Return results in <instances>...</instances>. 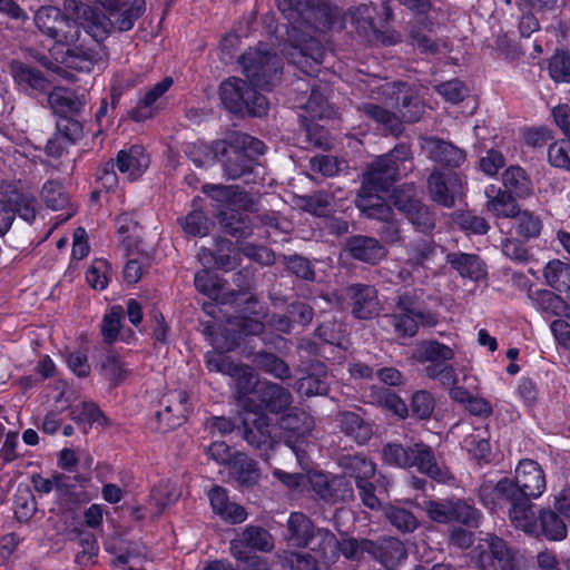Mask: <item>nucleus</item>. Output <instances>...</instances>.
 Returning a JSON list of instances; mask_svg holds the SVG:
<instances>
[{
	"label": "nucleus",
	"mask_w": 570,
	"mask_h": 570,
	"mask_svg": "<svg viewBox=\"0 0 570 570\" xmlns=\"http://www.w3.org/2000/svg\"><path fill=\"white\" fill-rule=\"evenodd\" d=\"M412 153L407 144L396 145L389 154L372 163L362 176L355 206L368 219H387L392 207L381 196L390 186L412 170Z\"/></svg>",
	"instance_id": "nucleus-1"
},
{
	"label": "nucleus",
	"mask_w": 570,
	"mask_h": 570,
	"mask_svg": "<svg viewBox=\"0 0 570 570\" xmlns=\"http://www.w3.org/2000/svg\"><path fill=\"white\" fill-rule=\"evenodd\" d=\"M277 8L295 29H330L335 18L327 0H276Z\"/></svg>",
	"instance_id": "nucleus-2"
},
{
	"label": "nucleus",
	"mask_w": 570,
	"mask_h": 570,
	"mask_svg": "<svg viewBox=\"0 0 570 570\" xmlns=\"http://www.w3.org/2000/svg\"><path fill=\"white\" fill-rule=\"evenodd\" d=\"M261 409V405H255L252 410H246L248 415L243 420L242 434L248 446L263 460L268 461L278 441L273 434L272 419L259 411Z\"/></svg>",
	"instance_id": "nucleus-3"
},
{
	"label": "nucleus",
	"mask_w": 570,
	"mask_h": 570,
	"mask_svg": "<svg viewBox=\"0 0 570 570\" xmlns=\"http://www.w3.org/2000/svg\"><path fill=\"white\" fill-rule=\"evenodd\" d=\"M243 71L254 87L269 90L282 70L279 58L259 49L245 52L239 60Z\"/></svg>",
	"instance_id": "nucleus-4"
},
{
	"label": "nucleus",
	"mask_w": 570,
	"mask_h": 570,
	"mask_svg": "<svg viewBox=\"0 0 570 570\" xmlns=\"http://www.w3.org/2000/svg\"><path fill=\"white\" fill-rule=\"evenodd\" d=\"M391 198L396 209L404 214L417 230L428 233L435 227L434 214L416 197L413 185H403L394 189Z\"/></svg>",
	"instance_id": "nucleus-5"
},
{
	"label": "nucleus",
	"mask_w": 570,
	"mask_h": 570,
	"mask_svg": "<svg viewBox=\"0 0 570 570\" xmlns=\"http://www.w3.org/2000/svg\"><path fill=\"white\" fill-rule=\"evenodd\" d=\"M318 546L313 548L321 552L325 562L333 561L337 552L342 553L346 559L361 560L366 554L365 543L370 542L368 539H345L338 541L336 535L328 529H318Z\"/></svg>",
	"instance_id": "nucleus-6"
},
{
	"label": "nucleus",
	"mask_w": 570,
	"mask_h": 570,
	"mask_svg": "<svg viewBox=\"0 0 570 570\" xmlns=\"http://www.w3.org/2000/svg\"><path fill=\"white\" fill-rule=\"evenodd\" d=\"M431 199L443 207L451 208L464 194V181L456 173L444 174L434 169L428 178Z\"/></svg>",
	"instance_id": "nucleus-7"
},
{
	"label": "nucleus",
	"mask_w": 570,
	"mask_h": 570,
	"mask_svg": "<svg viewBox=\"0 0 570 570\" xmlns=\"http://www.w3.org/2000/svg\"><path fill=\"white\" fill-rule=\"evenodd\" d=\"M521 495L519 489L514 487V481L509 478H502L498 482L484 481L479 488V499L481 503L492 512L509 510L514 501Z\"/></svg>",
	"instance_id": "nucleus-8"
},
{
	"label": "nucleus",
	"mask_w": 570,
	"mask_h": 570,
	"mask_svg": "<svg viewBox=\"0 0 570 570\" xmlns=\"http://www.w3.org/2000/svg\"><path fill=\"white\" fill-rule=\"evenodd\" d=\"M396 96V106L401 112L402 122H415L423 114L422 104L412 97L405 83H381L371 86L370 96L379 98L380 96L390 97Z\"/></svg>",
	"instance_id": "nucleus-9"
},
{
	"label": "nucleus",
	"mask_w": 570,
	"mask_h": 570,
	"mask_svg": "<svg viewBox=\"0 0 570 570\" xmlns=\"http://www.w3.org/2000/svg\"><path fill=\"white\" fill-rule=\"evenodd\" d=\"M216 153L222 156L220 161L228 179H238L253 169L255 158L240 148L233 138L217 142Z\"/></svg>",
	"instance_id": "nucleus-10"
},
{
	"label": "nucleus",
	"mask_w": 570,
	"mask_h": 570,
	"mask_svg": "<svg viewBox=\"0 0 570 570\" xmlns=\"http://www.w3.org/2000/svg\"><path fill=\"white\" fill-rule=\"evenodd\" d=\"M279 425L285 444L298 456V444L313 431L314 419L304 410L295 409L281 419Z\"/></svg>",
	"instance_id": "nucleus-11"
},
{
	"label": "nucleus",
	"mask_w": 570,
	"mask_h": 570,
	"mask_svg": "<svg viewBox=\"0 0 570 570\" xmlns=\"http://www.w3.org/2000/svg\"><path fill=\"white\" fill-rule=\"evenodd\" d=\"M110 14L114 30L128 31L146 10L145 0H100Z\"/></svg>",
	"instance_id": "nucleus-12"
},
{
	"label": "nucleus",
	"mask_w": 570,
	"mask_h": 570,
	"mask_svg": "<svg viewBox=\"0 0 570 570\" xmlns=\"http://www.w3.org/2000/svg\"><path fill=\"white\" fill-rule=\"evenodd\" d=\"M274 548L272 534L262 527H246L237 539L230 541V554L235 559L246 558L252 550L268 552Z\"/></svg>",
	"instance_id": "nucleus-13"
},
{
	"label": "nucleus",
	"mask_w": 570,
	"mask_h": 570,
	"mask_svg": "<svg viewBox=\"0 0 570 570\" xmlns=\"http://www.w3.org/2000/svg\"><path fill=\"white\" fill-rule=\"evenodd\" d=\"M514 487L527 498L537 499L546 490V475L533 460H521L515 469Z\"/></svg>",
	"instance_id": "nucleus-14"
},
{
	"label": "nucleus",
	"mask_w": 570,
	"mask_h": 570,
	"mask_svg": "<svg viewBox=\"0 0 570 570\" xmlns=\"http://www.w3.org/2000/svg\"><path fill=\"white\" fill-rule=\"evenodd\" d=\"M421 147L431 160L443 167L459 168L466 159L463 149L438 137L422 138Z\"/></svg>",
	"instance_id": "nucleus-15"
},
{
	"label": "nucleus",
	"mask_w": 570,
	"mask_h": 570,
	"mask_svg": "<svg viewBox=\"0 0 570 570\" xmlns=\"http://www.w3.org/2000/svg\"><path fill=\"white\" fill-rule=\"evenodd\" d=\"M366 554L379 561L387 570H396L407 558L406 549L399 539L386 537L365 543Z\"/></svg>",
	"instance_id": "nucleus-16"
},
{
	"label": "nucleus",
	"mask_w": 570,
	"mask_h": 570,
	"mask_svg": "<svg viewBox=\"0 0 570 570\" xmlns=\"http://www.w3.org/2000/svg\"><path fill=\"white\" fill-rule=\"evenodd\" d=\"M160 404L163 410L157 412V420L164 422L169 429L181 425L190 411L189 396L183 390H174L166 393Z\"/></svg>",
	"instance_id": "nucleus-17"
},
{
	"label": "nucleus",
	"mask_w": 570,
	"mask_h": 570,
	"mask_svg": "<svg viewBox=\"0 0 570 570\" xmlns=\"http://www.w3.org/2000/svg\"><path fill=\"white\" fill-rule=\"evenodd\" d=\"M352 314L360 320H370L380 311L377 292L372 285L353 284L346 288Z\"/></svg>",
	"instance_id": "nucleus-18"
},
{
	"label": "nucleus",
	"mask_w": 570,
	"mask_h": 570,
	"mask_svg": "<svg viewBox=\"0 0 570 570\" xmlns=\"http://www.w3.org/2000/svg\"><path fill=\"white\" fill-rule=\"evenodd\" d=\"M173 83L171 77H165L161 81L148 88L136 106L129 111V117L138 122L153 118L159 110L158 101L170 89Z\"/></svg>",
	"instance_id": "nucleus-19"
},
{
	"label": "nucleus",
	"mask_w": 570,
	"mask_h": 570,
	"mask_svg": "<svg viewBox=\"0 0 570 570\" xmlns=\"http://www.w3.org/2000/svg\"><path fill=\"white\" fill-rule=\"evenodd\" d=\"M405 266L417 272L420 283H424L428 275L424 273L429 268V264L436 255V245L432 239L420 238L412 240L406 245Z\"/></svg>",
	"instance_id": "nucleus-20"
},
{
	"label": "nucleus",
	"mask_w": 570,
	"mask_h": 570,
	"mask_svg": "<svg viewBox=\"0 0 570 570\" xmlns=\"http://www.w3.org/2000/svg\"><path fill=\"white\" fill-rule=\"evenodd\" d=\"M345 249L354 259L375 265L386 256L382 243L370 236L354 235L346 240Z\"/></svg>",
	"instance_id": "nucleus-21"
},
{
	"label": "nucleus",
	"mask_w": 570,
	"mask_h": 570,
	"mask_svg": "<svg viewBox=\"0 0 570 570\" xmlns=\"http://www.w3.org/2000/svg\"><path fill=\"white\" fill-rule=\"evenodd\" d=\"M79 18L80 26L96 43H100L114 31L110 14L106 10L83 6L79 11Z\"/></svg>",
	"instance_id": "nucleus-22"
},
{
	"label": "nucleus",
	"mask_w": 570,
	"mask_h": 570,
	"mask_svg": "<svg viewBox=\"0 0 570 570\" xmlns=\"http://www.w3.org/2000/svg\"><path fill=\"white\" fill-rule=\"evenodd\" d=\"M229 474L243 490L253 489L261 479L257 462L243 452H237L229 461Z\"/></svg>",
	"instance_id": "nucleus-23"
},
{
	"label": "nucleus",
	"mask_w": 570,
	"mask_h": 570,
	"mask_svg": "<svg viewBox=\"0 0 570 570\" xmlns=\"http://www.w3.org/2000/svg\"><path fill=\"white\" fill-rule=\"evenodd\" d=\"M325 56V48L320 40L309 38L301 47H295L293 62L306 75L313 76L320 70Z\"/></svg>",
	"instance_id": "nucleus-24"
},
{
	"label": "nucleus",
	"mask_w": 570,
	"mask_h": 570,
	"mask_svg": "<svg viewBox=\"0 0 570 570\" xmlns=\"http://www.w3.org/2000/svg\"><path fill=\"white\" fill-rule=\"evenodd\" d=\"M335 422L340 431L357 444H365L372 438V428L358 412L338 411Z\"/></svg>",
	"instance_id": "nucleus-25"
},
{
	"label": "nucleus",
	"mask_w": 570,
	"mask_h": 570,
	"mask_svg": "<svg viewBox=\"0 0 570 570\" xmlns=\"http://www.w3.org/2000/svg\"><path fill=\"white\" fill-rule=\"evenodd\" d=\"M208 498L213 511L223 520L230 523H242L246 520L247 512L245 508L235 502H230L226 489L215 485L208 492Z\"/></svg>",
	"instance_id": "nucleus-26"
},
{
	"label": "nucleus",
	"mask_w": 570,
	"mask_h": 570,
	"mask_svg": "<svg viewBox=\"0 0 570 570\" xmlns=\"http://www.w3.org/2000/svg\"><path fill=\"white\" fill-rule=\"evenodd\" d=\"M412 461L413 468L420 473L426 474L439 482H444L449 479V471L438 462L433 449L425 443L414 444Z\"/></svg>",
	"instance_id": "nucleus-27"
},
{
	"label": "nucleus",
	"mask_w": 570,
	"mask_h": 570,
	"mask_svg": "<svg viewBox=\"0 0 570 570\" xmlns=\"http://www.w3.org/2000/svg\"><path fill=\"white\" fill-rule=\"evenodd\" d=\"M228 376L234 381V393L238 404L245 410H252L257 405L249 397V394L257 385V380L252 367L248 365L236 364Z\"/></svg>",
	"instance_id": "nucleus-28"
},
{
	"label": "nucleus",
	"mask_w": 570,
	"mask_h": 570,
	"mask_svg": "<svg viewBox=\"0 0 570 570\" xmlns=\"http://www.w3.org/2000/svg\"><path fill=\"white\" fill-rule=\"evenodd\" d=\"M309 518L301 512H292L287 520V541L294 547L305 548L314 538L318 539L317 530Z\"/></svg>",
	"instance_id": "nucleus-29"
},
{
	"label": "nucleus",
	"mask_w": 570,
	"mask_h": 570,
	"mask_svg": "<svg viewBox=\"0 0 570 570\" xmlns=\"http://www.w3.org/2000/svg\"><path fill=\"white\" fill-rule=\"evenodd\" d=\"M256 392L263 407L271 413L284 412L293 402L291 392L276 383H262Z\"/></svg>",
	"instance_id": "nucleus-30"
},
{
	"label": "nucleus",
	"mask_w": 570,
	"mask_h": 570,
	"mask_svg": "<svg viewBox=\"0 0 570 570\" xmlns=\"http://www.w3.org/2000/svg\"><path fill=\"white\" fill-rule=\"evenodd\" d=\"M485 207L497 218H514L520 208L513 195L497 188L494 185L485 189Z\"/></svg>",
	"instance_id": "nucleus-31"
},
{
	"label": "nucleus",
	"mask_w": 570,
	"mask_h": 570,
	"mask_svg": "<svg viewBox=\"0 0 570 570\" xmlns=\"http://www.w3.org/2000/svg\"><path fill=\"white\" fill-rule=\"evenodd\" d=\"M531 500L532 498L521 494L507 511L511 523L517 529L530 534L535 533L538 529L537 514Z\"/></svg>",
	"instance_id": "nucleus-32"
},
{
	"label": "nucleus",
	"mask_w": 570,
	"mask_h": 570,
	"mask_svg": "<svg viewBox=\"0 0 570 570\" xmlns=\"http://www.w3.org/2000/svg\"><path fill=\"white\" fill-rule=\"evenodd\" d=\"M116 166L121 174L130 179L139 177L149 166V157L141 146H132L129 150H120L117 155Z\"/></svg>",
	"instance_id": "nucleus-33"
},
{
	"label": "nucleus",
	"mask_w": 570,
	"mask_h": 570,
	"mask_svg": "<svg viewBox=\"0 0 570 570\" xmlns=\"http://www.w3.org/2000/svg\"><path fill=\"white\" fill-rule=\"evenodd\" d=\"M48 102L58 118L77 116L85 106L81 97H79L75 91L66 88L53 89L49 94Z\"/></svg>",
	"instance_id": "nucleus-34"
},
{
	"label": "nucleus",
	"mask_w": 570,
	"mask_h": 570,
	"mask_svg": "<svg viewBox=\"0 0 570 570\" xmlns=\"http://www.w3.org/2000/svg\"><path fill=\"white\" fill-rule=\"evenodd\" d=\"M248 85L239 78H228L219 87V97L224 107L234 114H244V104Z\"/></svg>",
	"instance_id": "nucleus-35"
},
{
	"label": "nucleus",
	"mask_w": 570,
	"mask_h": 570,
	"mask_svg": "<svg viewBox=\"0 0 570 570\" xmlns=\"http://www.w3.org/2000/svg\"><path fill=\"white\" fill-rule=\"evenodd\" d=\"M104 57L105 52L100 43H96L94 47L73 45L67 49L68 65L79 71H90Z\"/></svg>",
	"instance_id": "nucleus-36"
},
{
	"label": "nucleus",
	"mask_w": 570,
	"mask_h": 570,
	"mask_svg": "<svg viewBox=\"0 0 570 570\" xmlns=\"http://www.w3.org/2000/svg\"><path fill=\"white\" fill-rule=\"evenodd\" d=\"M340 466L346 476L354 479L355 485L365 484L375 476V463L361 455H343Z\"/></svg>",
	"instance_id": "nucleus-37"
},
{
	"label": "nucleus",
	"mask_w": 570,
	"mask_h": 570,
	"mask_svg": "<svg viewBox=\"0 0 570 570\" xmlns=\"http://www.w3.org/2000/svg\"><path fill=\"white\" fill-rule=\"evenodd\" d=\"M357 111L366 118L383 126V128L393 136H399L403 131V124L399 116L387 109L373 102H364L356 107Z\"/></svg>",
	"instance_id": "nucleus-38"
},
{
	"label": "nucleus",
	"mask_w": 570,
	"mask_h": 570,
	"mask_svg": "<svg viewBox=\"0 0 570 570\" xmlns=\"http://www.w3.org/2000/svg\"><path fill=\"white\" fill-rule=\"evenodd\" d=\"M446 262L462 277L478 281L484 275L483 263L474 254L450 253L446 255Z\"/></svg>",
	"instance_id": "nucleus-39"
},
{
	"label": "nucleus",
	"mask_w": 570,
	"mask_h": 570,
	"mask_svg": "<svg viewBox=\"0 0 570 570\" xmlns=\"http://www.w3.org/2000/svg\"><path fill=\"white\" fill-rule=\"evenodd\" d=\"M234 245L230 240L217 239L215 250L212 253L203 249L199 253V259L204 265L209 264L213 259L218 268L229 271L237 265L236 256L232 255Z\"/></svg>",
	"instance_id": "nucleus-40"
},
{
	"label": "nucleus",
	"mask_w": 570,
	"mask_h": 570,
	"mask_svg": "<svg viewBox=\"0 0 570 570\" xmlns=\"http://www.w3.org/2000/svg\"><path fill=\"white\" fill-rule=\"evenodd\" d=\"M504 191L517 198H527L532 193L531 180L525 171L519 166L509 167L502 177Z\"/></svg>",
	"instance_id": "nucleus-41"
},
{
	"label": "nucleus",
	"mask_w": 570,
	"mask_h": 570,
	"mask_svg": "<svg viewBox=\"0 0 570 570\" xmlns=\"http://www.w3.org/2000/svg\"><path fill=\"white\" fill-rule=\"evenodd\" d=\"M547 284L559 293L570 294V265L559 259L551 261L543 271Z\"/></svg>",
	"instance_id": "nucleus-42"
},
{
	"label": "nucleus",
	"mask_w": 570,
	"mask_h": 570,
	"mask_svg": "<svg viewBox=\"0 0 570 570\" xmlns=\"http://www.w3.org/2000/svg\"><path fill=\"white\" fill-rule=\"evenodd\" d=\"M421 295L417 291H406L396 298V311L412 313L421 318L423 326L432 327L436 324V318L429 312H424L421 307Z\"/></svg>",
	"instance_id": "nucleus-43"
},
{
	"label": "nucleus",
	"mask_w": 570,
	"mask_h": 570,
	"mask_svg": "<svg viewBox=\"0 0 570 570\" xmlns=\"http://www.w3.org/2000/svg\"><path fill=\"white\" fill-rule=\"evenodd\" d=\"M296 207L315 216H326L333 206V196L326 191H317L312 195L298 196Z\"/></svg>",
	"instance_id": "nucleus-44"
},
{
	"label": "nucleus",
	"mask_w": 570,
	"mask_h": 570,
	"mask_svg": "<svg viewBox=\"0 0 570 570\" xmlns=\"http://www.w3.org/2000/svg\"><path fill=\"white\" fill-rule=\"evenodd\" d=\"M218 220L223 230L230 236L247 237L252 233L248 219L235 209L222 210Z\"/></svg>",
	"instance_id": "nucleus-45"
},
{
	"label": "nucleus",
	"mask_w": 570,
	"mask_h": 570,
	"mask_svg": "<svg viewBox=\"0 0 570 570\" xmlns=\"http://www.w3.org/2000/svg\"><path fill=\"white\" fill-rule=\"evenodd\" d=\"M535 308L549 316L566 315L569 309L568 304L561 296L548 291H537L532 296Z\"/></svg>",
	"instance_id": "nucleus-46"
},
{
	"label": "nucleus",
	"mask_w": 570,
	"mask_h": 570,
	"mask_svg": "<svg viewBox=\"0 0 570 570\" xmlns=\"http://www.w3.org/2000/svg\"><path fill=\"white\" fill-rule=\"evenodd\" d=\"M318 374H308L297 381V390L306 396L324 395L328 391L327 372L323 363L316 364Z\"/></svg>",
	"instance_id": "nucleus-47"
},
{
	"label": "nucleus",
	"mask_w": 570,
	"mask_h": 570,
	"mask_svg": "<svg viewBox=\"0 0 570 570\" xmlns=\"http://www.w3.org/2000/svg\"><path fill=\"white\" fill-rule=\"evenodd\" d=\"M326 89L325 83L316 80L311 87L309 97L303 108L312 119H322L328 115Z\"/></svg>",
	"instance_id": "nucleus-48"
},
{
	"label": "nucleus",
	"mask_w": 570,
	"mask_h": 570,
	"mask_svg": "<svg viewBox=\"0 0 570 570\" xmlns=\"http://www.w3.org/2000/svg\"><path fill=\"white\" fill-rule=\"evenodd\" d=\"M417 360L421 363H446L454 357L453 350L435 340L424 341L420 344L417 350Z\"/></svg>",
	"instance_id": "nucleus-49"
},
{
	"label": "nucleus",
	"mask_w": 570,
	"mask_h": 570,
	"mask_svg": "<svg viewBox=\"0 0 570 570\" xmlns=\"http://www.w3.org/2000/svg\"><path fill=\"white\" fill-rule=\"evenodd\" d=\"M390 325L399 337L410 338L415 336L419 331L421 318L412 313L395 311L393 314L386 315Z\"/></svg>",
	"instance_id": "nucleus-50"
},
{
	"label": "nucleus",
	"mask_w": 570,
	"mask_h": 570,
	"mask_svg": "<svg viewBox=\"0 0 570 570\" xmlns=\"http://www.w3.org/2000/svg\"><path fill=\"white\" fill-rule=\"evenodd\" d=\"M70 417L77 424H89L98 423L101 426L109 424L108 419L100 411V409L91 402H82L71 407Z\"/></svg>",
	"instance_id": "nucleus-51"
},
{
	"label": "nucleus",
	"mask_w": 570,
	"mask_h": 570,
	"mask_svg": "<svg viewBox=\"0 0 570 570\" xmlns=\"http://www.w3.org/2000/svg\"><path fill=\"white\" fill-rule=\"evenodd\" d=\"M10 70L18 83H26L37 90L46 89L47 80L38 69L13 60L10 63Z\"/></svg>",
	"instance_id": "nucleus-52"
},
{
	"label": "nucleus",
	"mask_w": 570,
	"mask_h": 570,
	"mask_svg": "<svg viewBox=\"0 0 570 570\" xmlns=\"http://www.w3.org/2000/svg\"><path fill=\"white\" fill-rule=\"evenodd\" d=\"M541 531L548 540L561 541L567 537V525L552 510H541L539 514Z\"/></svg>",
	"instance_id": "nucleus-53"
},
{
	"label": "nucleus",
	"mask_w": 570,
	"mask_h": 570,
	"mask_svg": "<svg viewBox=\"0 0 570 570\" xmlns=\"http://www.w3.org/2000/svg\"><path fill=\"white\" fill-rule=\"evenodd\" d=\"M481 518V512L465 500L451 498V522H459L470 528H476Z\"/></svg>",
	"instance_id": "nucleus-54"
},
{
	"label": "nucleus",
	"mask_w": 570,
	"mask_h": 570,
	"mask_svg": "<svg viewBox=\"0 0 570 570\" xmlns=\"http://www.w3.org/2000/svg\"><path fill=\"white\" fill-rule=\"evenodd\" d=\"M255 365L262 371L275 376L279 380L291 377V370L288 365L277 355L266 352H259L254 356Z\"/></svg>",
	"instance_id": "nucleus-55"
},
{
	"label": "nucleus",
	"mask_w": 570,
	"mask_h": 570,
	"mask_svg": "<svg viewBox=\"0 0 570 570\" xmlns=\"http://www.w3.org/2000/svg\"><path fill=\"white\" fill-rule=\"evenodd\" d=\"M384 515L389 522L403 533L413 532L419 527V520L412 511L396 505H387Z\"/></svg>",
	"instance_id": "nucleus-56"
},
{
	"label": "nucleus",
	"mask_w": 570,
	"mask_h": 570,
	"mask_svg": "<svg viewBox=\"0 0 570 570\" xmlns=\"http://www.w3.org/2000/svg\"><path fill=\"white\" fill-rule=\"evenodd\" d=\"M414 454V444L403 446L397 443H389L383 448V459L387 464L401 469L413 468L412 455Z\"/></svg>",
	"instance_id": "nucleus-57"
},
{
	"label": "nucleus",
	"mask_w": 570,
	"mask_h": 570,
	"mask_svg": "<svg viewBox=\"0 0 570 570\" xmlns=\"http://www.w3.org/2000/svg\"><path fill=\"white\" fill-rule=\"evenodd\" d=\"M233 283L238 289L223 294L220 298L223 304H234L239 301L240 296H246L253 287L254 275L252 271L244 268L233 275Z\"/></svg>",
	"instance_id": "nucleus-58"
},
{
	"label": "nucleus",
	"mask_w": 570,
	"mask_h": 570,
	"mask_svg": "<svg viewBox=\"0 0 570 570\" xmlns=\"http://www.w3.org/2000/svg\"><path fill=\"white\" fill-rule=\"evenodd\" d=\"M315 335L323 342L337 347L347 348L348 340L345 336L343 325L334 321H326L317 326Z\"/></svg>",
	"instance_id": "nucleus-59"
},
{
	"label": "nucleus",
	"mask_w": 570,
	"mask_h": 570,
	"mask_svg": "<svg viewBox=\"0 0 570 570\" xmlns=\"http://www.w3.org/2000/svg\"><path fill=\"white\" fill-rule=\"evenodd\" d=\"M78 543L81 550L77 552L75 562L82 568L95 564L99 551L95 534L90 532L80 533Z\"/></svg>",
	"instance_id": "nucleus-60"
},
{
	"label": "nucleus",
	"mask_w": 570,
	"mask_h": 570,
	"mask_svg": "<svg viewBox=\"0 0 570 570\" xmlns=\"http://www.w3.org/2000/svg\"><path fill=\"white\" fill-rule=\"evenodd\" d=\"M282 264L286 269L298 278L313 282L315 279V271L312 262L301 255H283Z\"/></svg>",
	"instance_id": "nucleus-61"
},
{
	"label": "nucleus",
	"mask_w": 570,
	"mask_h": 570,
	"mask_svg": "<svg viewBox=\"0 0 570 570\" xmlns=\"http://www.w3.org/2000/svg\"><path fill=\"white\" fill-rule=\"evenodd\" d=\"M41 197L46 206L52 210L63 209L69 202V196L63 190V186L57 180H48L42 186Z\"/></svg>",
	"instance_id": "nucleus-62"
},
{
	"label": "nucleus",
	"mask_w": 570,
	"mask_h": 570,
	"mask_svg": "<svg viewBox=\"0 0 570 570\" xmlns=\"http://www.w3.org/2000/svg\"><path fill=\"white\" fill-rule=\"evenodd\" d=\"M80 35V26L75 20L65 16L57 28H55L50 38L55 39L58 43L66 45L70 48L73 45H77Z\"/></svg>",
	"instance_id": "nucleus-63"
},
{
	"label": "nucleus",
	"mask_w": 570,
	"mask_h": 570,
	"mask_svg": "<svg viewBox=\"0 0 570 570\" xmlns=\"http://www.w3.org/2000/svg\"><path fill=\"white\" fill-rule=\"evenodd\" d=\"M63 17L65 14L56 7H41L35 14V23L41 32L51 37Z\"/></svg>",
	"instance_id": "nucleus-64"
}]
</instances>
